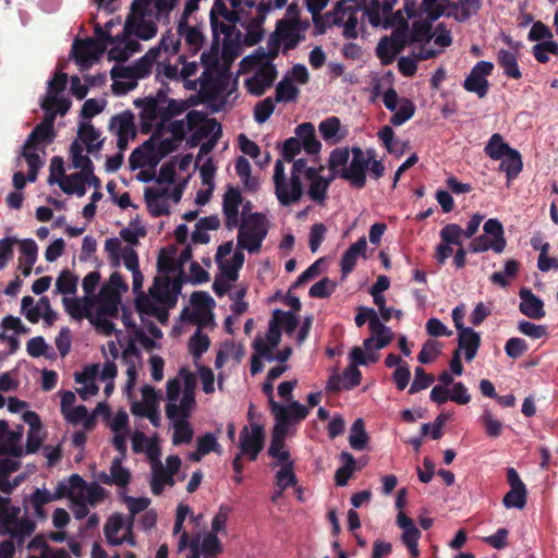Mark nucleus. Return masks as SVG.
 I'll use <instances>...</instances> for the list:
<instances>
[{
  "mask_svg": "<svg viewBox=\"0 0 558 558\" xmlns=\"http://www.w3.org/2000/svg\"><path fill=\"white\" fill-rule=\"evenodd\" d=\"M70 168L80 169L81 171L89 174L92 178L93 187L100 189L101 182L94 173V165L87 154H84V147L80 141H73L70 145Z\"/></svg>",
  "mask_w": 558,
  "mask_h": 558,
  "instance_id": "nucleus-40",
  "label": "nucleus"
},
{
  "mask_svg": "<svg viewBox=\"0 0 558 558\" xmlns=\"http://www.w3.org/2000/svg\"><path fill=\"white\" fill-rule=\"evenodd\" d=\"M209 122L202 112L196 110L189 111L183 119L169 120L165 131L169 132L171 137L160 141L158 151L162 156L172 153L178 148V143L182 142L190 133L204 135Z\"/></svg>",
  "mask_w": 558,
  "mask_h": 558,
  "instance_id": "nucleus-13",
  "label": "nucleus"
},
{
  "mask_svg": "<svg viewBox=\"0 0 558 558\" xmlns=\"http://www.w3.org/2000/svg\"><path fill=\"white\" fill-rule=\"evenodd\" d=\"M305 158L293 161L289 172L282 159H277L274 166L272 183L279 205L289 207L300 203L304 195Z\"/></svg>",
  "mask_w": 558,
  "mask_h": 558,
  "instance_id": "nucleus-10",
  "label": "nucleus"
},
{
  "mask_svg": "<svg viewBox=\"0 0 558 558\" xmlns=\"http://www.w3.org/2000/svg\"><path fill=\"white\" fill-rule=\"evenodd\" d=\"M270 411L275 417V427H279L289 434V428L299 424L307 417L310 409L299 401H291L286 404L275 403Z\"/></svg>",
  "mask_w": 558,
  "mask_h": 558,
  "instance_id": "nucleus-22",
  "label": "nucleus"
},
{
  "mask_svg": "<svg viewBox=\"0 0 558 558\" xmlns=\"http://www.w3.org/2000/svg\"><path fill=\"white\" fill-rule=\"evenodd\" d=\"M133 523L132 518H126L121 513L110 515L104 526L107 543L111 546H119L124 543L135 546Z\"/></svg>",
  "mask_w": 558,
  "mask_h": 558,
  "instance_id": "nucleus-21",
  "label": "nucleus"
},
{
  "mask_svg": "<svg viewBox=\"0 0 558 558\" xmlns=\"http://www.w3.org/2000/svg\"><path fill=\"white\" fill-rule=\"evenodd\" d=\"M398 0H371L368 3H363V15L365 22L373 28L388 29L395 26L397 16H401V12L392 13V9ZM402 21V17H400Z\"/></svg>",
  "mask_w": 558,
  "mask_h": 558,
  "instance_id": "nucleus-20",
  "label": "nucleus"
},
{
  "mask_svg": "<svg viewBox=\"0 0 558 558\" xmlns=\"http://www.w3.org/2000/svg\"><path fill=\"white\" fill-rule=\"evenodd\" d=\"M499 160V170L506 174L508 183L517 179L523 170L522 156L515 148Z\"/></svg>",
  "mask_w": 558,
  "mask_h": 558,
  "instance_id": "nucleus-58",
  "label": "nucleus"
},
{
  "mask_svg": "<svg viewBox=\"0 0 558 558\" xmlns=\"http://www.w3.org/2000/svg\"><path fill=\"white\" fill-rule=\"evenodd\" d=\"M97 303L98 312L118 315L121 294L117 289H112V287L102 286L98 294Z\"/></svg>",
  "mask_w": 558,
  "mask_h": 558,
  "instance_id": "nucleus-59",
  "label": "nucleus"
},
{
  "mask_svg": "<svg viewBox=\"0 0 558 558\" xmlns=\"http://www.w3.org/2000/svg\"><path fill=\"white\" fill-rule=\"evenodd\" d=\"M135 105L141 108L140 131L143 134L154 132V137L161 135L169 120L183 111L182 104L169 98L163 90H158L154 96L138 99Z\"/></svg>",
  "mask_w": 558,
  "mask_h": 558,
  "instance_id": "nucleus-7",
  "label": "nucleus"
},
{
  "mask_svg": "<svg viewBox=\"0 0 558 558\" xmlns=\"http://www.w3.org/2000/svg\"><path fill=\"white\" fill-rule=\"evenodd\" d=\"M109 129L117 136V145L120 151L126 149L129 143L136 136V126L134 114L130 110H124L111 118Z\"/></svg>",
  "mask_w": 558,
  "mask_h": 558,
  "instance_id": "nucleus-30",
  "label": "nucleus"
},
{
  "mask_svg": "<svg viewBox=\"0 0 558 558\" xmlns=\"http://www.w3.org/2000/svg\"><path fill=\"white\" fill-rule=\"evenodd\" d=\"M71 107V101L63 94H46L41 101L45 116L52 114L53 121L57 114L64 116Z\"/></svg>",
  "mask_w": 558,
  "mask_h": 558,
  "instance_id": "nucleus-61",
  "label": "nucleus"
},
{
  "mask_svg": "<svg viewBox=\"0 0 558 558\" xmlns=\"http://www.w3.org/2000/svg\"><path fill=\"white\" fill-rule=\"evenodd\" d=\"M493 70V62L486 60L478 61L465 77L463 88L476 94L478 98H484L489 89L487 77L492 74Z\"/></svg>",
  "mask_w": 558,
  "mask_h": 558,
  "instance_id": "nucleus-29",
  "label": "nucleus"
},
{
  "mask_svg": "<svg viewBox=\"0 0 558 558\" xmlns=\"http://www.w3.org/2000/svg\"><path fill=\"white\" fill-rule=\"evenodd\" d=\"M204 39L199 25H192L189 21H178L175 31H167L159 41L166 56L174 57L185 52L194 57L203 48Z\"/></svg>",
  "mask_w": 558,
  "mask_h": 558,
  "instance_id": "nucleus-12",
  "label": "nucleus"
},
{
  "mask_svg": "<svg viewBox=\"0 0 558 558\" xmlns=\"http://www.w3.org/2000/svg\"><path fill=\"white\" fill-rule=\"evenodd\" d=\"M362 4L337 3L332 13L328 15L329 22L342 28V35L348 39L357 38L360 33L365 32V19Z\"/></svg>",
  "mask_w": 558,
  "mask_h": 558,
  "instance_id": "nucleus-16",
  "label": "nucleus"
},
{
  "mask_svg": "<svg viewBox=\"0 0 558 558\" xmlns=\"http://www.w3.org/2000/svg\"><path fill=\"white\" fill-rule=\"evenodd\" d=\"M98 373L99 364H92L86 366L82 373L75 374V381L82 385L76 391L83 400H88L98 392V386L96 384Z\"/></svg>",
  "mask_w": 558,
  "mask_h": 558,
  "instance_id": "nucleus-46",
  "label": "nucleus"
},
{
  "mask_svg": "<svg viewBox=\"0 0 558 558\" xmlns=\"http://www.w3.org/2000/svg\"><path fill=\"white\" fill-rule=\"evenodd\" d=\"M294 134L296 138L301 140L303 149L310 155H318L322 149V144L315 134V126L311 122H303L299 124Z\"/></svg>",
  "mask_w": 558,
  "mask_h": 558,
  "instance_id": "nucleus-54",
  "label": "nucleus"
},
{
  "mask_svg": "<svg viewBox=\"0 0 558 558\" xmlns=\"http://www.w3.org/2000/svg\"><path fill=\"white\" fill-rule=\"evenodd\" d=\"M243 201L239 187L229 185L222 196V215L225 218V226L228 230H233L240 227L243 220Z\"/></svg>",
  "mask_w": 558,
  "mask_h": 558,
  "instance_id": "nucleus-24",
  "label": "nucleus"
},
{
  "mask_svg": "<svg viewBox=\"0 0 558 558\" xmlns=\"http://www.w3.org/2000/svg\"><path fill=\"white\" fill-rule=\"evenodd\" d=\"M123 457H116L110 465L109 473L100 472L97 474L98 482L125 488L131 481V472L122 465Z\"/></svg>",
  "mask_w": 558,
  "mask_h": 558,
  "instance_id": "nucleus-42",
  "label": "nucleus"
},
{
  "mask_svg": "<svg viewBox=\"0 0 558 558\" xmlns=\"http://www.w3.org/2000/svg\"><path fill=\"white\" fill-rule=\"evenodd\" d=\"M318 131L323 140L329 145L340 143L347 136V130L341 128V122L338 117H329L323 120L318 125Z\"/></svg>",
  "mask_w": 558,
  "mask_h": 558,
  "instance_id": "nucleus-53",
  "label": "nucleus"
},
{
  "mask_svg": "<svg viewBox=\"0 0 558 558\" xmlns=\"http://www.w3.org/2000/svg\"><path fill=\"white\" fill-rule=\"evenodd\" d=\"M242 16L230 13L222 0H216L210 10V25L214 43L221 44L222 53L238 57L245 45L242 28H239Z\"/></svg>",
  "mask_w": 558,
  "mask_h": 558,
  "instance_id": "nucleus-8",
  "label": "nucleus"
},
{
  "mask_svg": "<svg viewBox=\"0 0 558 558\" xmlns=\"http://www.w3.org/2000/svg\"><path fill=\"white\" fill-rule=\"evenodd\" d=\"M405 46L404 34L400 32V27H396L390 36H385L379 40L376 54L384 64H389Z\"/></svg>",
  "mask_w": 558,
  "mask_h": 558,
  "instance_id": "nucleus-36",
  "label": "nucleus"
},
{
  "mask_svg": "<svg viewBox=\"0 0 558 558\" xmlns=\"http://www.w3.org/2000/svg\"><path fill=\"white\" fill-rule=\"evenodd\" d=\"M132 272V290L135 295V307L143 322L156 318L166 324L169 310L174 307L181 292L182 283L177 278L156 276L148 292L143 291L144 276L140 268Z\"/></svg>",
  "mask_w": 558,
  "mask_h": 558,
  "instance_id": "nucleus-2",
  "label": "nucleus"
},
{
  "mask_svg": "<svg viewBox=\"0 0 558 558\" xmlns=\"http://www.w3.org/2000/svg\"><path fill=\"white\" fill-rule=\"evenodd\" d=\"M265 430L258 423H252L244 426L240 432L239 447L241 454L247 456L251 461H255L264 448Z\"/></svg>",
  "mask_w": 558,
  "mask_h": 558,
  "instance_id": "nucleus-28",
  "label": "nucleus"
},
{
  "mask_svg": "<svg viewBox=\"0 0 558 558\" xmlns=\"http://www.w3.org/2000/svg\"><path fill=\"white\" fill-rule=\"evenodd\" d=\"M272 325H275V331L281 332L280 328H282L284 332L290 336L295 331L299 325V317L291 311L284 312L275 310L267 330H271Z\"/></svg>",
  "mask_w": 558,
  "mask_h": 558,
  "instance_id": "nucleus-57",
  "label": "nucleus"
},
{
  "mask_svg": "<svg viewBox=\"0 0 558 558\" xmlns=\"http://www.w3.org/2000/svg\"><path fill=\"white\" fill-rule=\"evenodd\" d=\"M327 165L329 171H333L338 178L357 190L365 187L367 173L373 180L380 179L385 173V166L381 160L376 158L375 149H362L360 146L332 149Z\"/></svg>",
  "mask_w": 558,
  "mask_h": 558,
  "instance_id": "nucleus-3",
  "label": "nucleus"
},
{
  "mask_svg": "<svg viewBox=\"0 0 558 558\" xmlns=\"http://www.w3.org/2000/svg\"><path fill=\"white\" fill-rule=\"evenodd\" d=\"M53 123L52 114L45 116L44 120L29 133L26 142L33 144L34 147L52 143L56 136Z\"/></svg>",
  "mask_w": 558,
  "mask_h": 558,
  "instance_id": "nucleus-51",
  "label": "nucleus"
},
{
  "mask_svg": "<svg viewBox=\"0 0 558 558\" xmlns=\"http://www.w3.org/2000/svg\"><path fill=\"white\" fill-rule=\"evenodd\" d=\"M480 345V333L472 328H465L459 332L458 350L464 351V356L468 362H471L476 356Z\"/></svg>",
  "mask_w": 558,
  "mask_h": 558,
  "instance_id": "nucleus-56",
  "label": "nucleus"
},
{
  "mask_svg": "<svg viewBox=\"0 0 558 558\" xmlns=\"http://www.w3.org/2000/svg\"><path fill=\"white\" fill-rule=\"evenodd\" d=\"M23 421L28 425L24 454L34 453L41 447V444L46 437V433L43 429L41 420L36 412L26 411L23 414Z\"/></svg>",
  "mask_w": 558,
  "mask_h": 558,
  "instance_id": "nucleus-39",
  "label": "nucleus"
},
{
  "mask_svg": "<svg viewBox=\"0 0 558 558\" xmlns=\"http://www.w3.org/2000/svg\"><path fill=\"white\" fill-rule=\"evenodd\" d=\"M58 490H60L61 496L66 495L70 499H77L90 506L99 502L105 495L101 486L85 482L78 474H72L66 483L61 482Z\"/></svg>",
  "mask_w": 558,
  "mask_h": 558,
  "instance_id": "nucleus-19",
  "label": "nucleus"
},
{
  "mask_svg": "<svg viewBox=\"0 0 558 558\" xmlns=\"http://www.w3.org/2000/svg\"><path fill=\"white\" fill-rule=\"evenodd\" d=\"M300 96V89L296 84L282 77L276 85L275 97L276 102L290 104L295 102Z\"/></svg>",
  "mask_w": 558,
  "mask_h": 558,
  "instance_id": "nucleus-63",
  "label": "nucleus"
},
{
  "mask_svg": "<svg viewBox=\"0 0 558 558\" xmlns=\"http://www.w3.org/2000/svg\"><path fill=\"white\" fill-rule=\"evenodd\" d=\"M264 17L262 15V10H259L258 13L253 12L250 15H242V20L240 21V27L243 31L245 46H253L262 40L264 35L262 27Z\"/></svg>",
  "mask_w": 558,
  "mask_h": 558,
  "instance_id": "nucleus-45",
  "label": "nucleus"
},
{
  "mask_svg": "<svg viewBox=\"0 0 558 558\" xmlns=\"http://www.w3.org/2000/svg\"><path fill=\"white\" fill-rule=\"evenodd\" d=\"M400 32L404 34L407 46L412 47L414 56L422 48L432 46V22L427 20L414 21L411 27L403 24Z\"/></svg>",
  "mask_w": 558,
  "mask_h": 558,
  "instance_id": "nucleus-32",
  "label": "nucleus"
},
{
  "mask_svg": "<svg viewBox=\"0 0 558 558\" xmlns=\"http://www.w3.org/2000/svg\"><path fill=\"white\" fill-rule=\"evenodd\" d=\"M181 466V459L178 456H169L166 465H155L151 470L150 490L154 495H160L166 487H173L174 475Z\"/></svg>",
  "mask_w": 558,
  "mask_h": 558,
  "instance_id": "nucleus-26",
  "label": "nucleus"
},
{
  "mask_svg": "<svg viewBox=\"0 0 558 558\" xmlns=\"http://www.w3.org/2000/svg\"><path fill=\"white\" fill-rule=\"evenodd\" d=\"M86 185L93 186L92 178L84 171L66 175L59 182L60 189L68 195L83 197L86 194Z\"/></svg>",
  "mask_w": 558,
  "mask_h": 558,
  "instance_id": "nucleus-50",
  "label": "nucleus"
},
{
  "mask_svg": "<svg viewBox=\"0 0 558 558\" xmlns=\"http://www.w3.org/2000/svg\"><path fill=\"white\" fill-rule=\"evenodd\" d=\"M278 57V50H265L258 48L254 53L246 56L241 61V69L245 74L244 87L248 94L259 97L269 89L277 76L278 71L274 63Z\"/></svg>",
  "mask_w": 558,
  "mask_h": 558,
  "instance_id": "nucleus-6",
  "label": "nucleus"
},
{
  "mask_svg": "<svg viewBox=\"0 0 558 558\" xmlns=\"http://www.w3.org/2000/svg\"><path fill=\"white\" fill-rule=\"evenodd\" d=\"M308 26L307 21H279L267 43L266 50L276 48L279 51L281 46L283 52L294 49L304 39V33Z\"/></svg>",
  "mask_w": 558,
  "mask_h": 558,
  "instance_id": "nucleus-18",
  "label": "nucleus"
},
{
  "mask_svg": "<svg viewBox=\"0 0 558 558\" xmlns=\"http://www.w3.org/2000/svg\"><path fill=\"white\" fill-rule=\"evenodd\" d=\"M20 252L19 268L24 277H28L37 260L38 246L33 239H24L20 243Z\"/></svg>",
  "mask_w": 558,
  "mask_h": 558,
  "instance_id": "nucleus-55",
  "label": "nucleus"
},
{
  "mask_svg": "<svg viewBox=\"0 0 558 558\" xmlns=\"http://www.w3.org/2000/svg\"><path fill=\"white\" fill-rule=\"evenodd\" d=\"M191 417L168 418L173 429L172 444L174 446L190 444L194 436L193 427L190 423Z\"/></svg>",
  "mask_w": 558,
  "mask_h": 558,
  "instance_id": "nucleus-60",
  "label": "nucleus"
},
{
  "mask_svg": "<svg viewBox=\"0 0 558 558\" xmlns=\"http://www.w3.org/2000/svg\"><path fill=\"white\" fill-rule=\"evenodd\" d=\"M244 264V254L241 250L236 248L229 259L217 263L219 268V275L225 276L229 280H238L239 270Z\"/></svg>",
  "mask_w": 558,
  "mask_h": 558,
  "instance_id": "nucleus-62",
  "label": "nucleus"
},
{
  "mask_svg": "<svg viewBox=\"0 0 558 558\" xmlns=\"http://www.w3.org/2000/svg\"><path fill=\"white\" fill-rule=\"evenodd\" d=\"M36 530V521L20 506L11 504L10 497L0 496V535L10 536L16 546H22Z\"/></svg>",
  "mask_w": 558,
  "mask_h": 558,
  "instance_id": "nucleus-11",
  "label": "nucleus"
},
{
  "mask_svg": "<svg viewBox=\"0 0 558 558\" xmlns=\"http://www.w3.org/2000/svg\"><path fill=\"white\" fill-rule=\"evenodd\" d=\"M214 299L207 292H194L191 295L190 306L183 308L180 319L184 323L195 325L197 329L213 327Z\"/></svg>",
  "mask_w": 558,
  "mask_h": 558,
  "instance_id": "nucleus-17",
  "label": "nucleus"
},
{
  "mask_svg": "<svg viewBox=\"0 0 558 558\" xmlns=\"http://www.w3.org/2000/svg\"><path fill=\"white\" fill-rule=\"evenodd\" d=\"M23 435L22 425L10 428L5 421H0V454H9L14 459L22 457L24 454Z\"/></svg>",
  "mask_w": 558,
  "mask_h": 558,
  "instance_id": "nucleus-34",
  "label": "nucleus"
},
{
  "mask_svg": "<svg viewBox=\"0 0 558 558\" xmlns=\"http://www.w3.org/2000/svg\"><path fill=\"white\" fill-rule=\"evenodd\" d=\"M367 241L361 236L355 243L351 244L343 253L340 259L341 275L345 278L355 267L360 256L366 257Z\"/></svg>",
  "mask_w": 558,
  "mask_h": 558,
  "instance_id": "nucleus-49",
  "label": "nucleus"
},
{
  "mask_svg": "<svg viewBox=\"0 0 558 558\" xmlns=\"http://www.w3.org/2000/svg\"><path fill=\"white\" fill-rule=\"evenodd\" d=\"M178 56L177 62L174 64L178 65V76L175 78H182L185 82V87L187 89H205L211 87L213 73L217 69V61L214 64L209 62V53L203 52L201 56V61L204 65V71L201 76L197 78H193L196 76L198 72V63L196 61H189L187 54L185 52H181Z\"/></svg>",
  "mask_w": 558,
  "mask_h": 558,
  "instance_id": "nucleus-15",
  "label": "nucleus"
},
{
  "mask_svg": "<svg viewBox=\"0 0 558 558\" xmlns=\"http://www.w3.org/2000/svg\"><path fill=\"white\" fill-rule=\"evenodd\" d=\"M501 39L509 48L498 50L497 62L502 68L506 76L519 80L521 78L522 73L519 69L518 58L522 48V43L513 40L510 36L505 34H502Z\"/></svg>",
  "mask_w": 558,
  "mask_h": 558,
  "instance_id": "nucleus-31",
  "label": "nucleus"
},
{
  "mask_svg": "<svg viewBox=\"0 0 558 558\" xmlns=\"http://www.w3.org/2000/svg\"><path fill=\"white\" fill-rule=\"evenodd\" d=\"M519 311L531 319H542L546 316L543 300L529 288L519 290Z\"/></svg>",
  "mask_w": 558,
  "mask_h": 558,
  "instance_id": "nucleus-43",
  "label": "nucleus"
},
{
  "mask_svg": "<svg viewBox=\"0 0 558 558\" xmlns=\"http://www.w3.org/2000/svg\"><path fill=\"white\" fill-rule=\"evenodd\" d=\"M20 466L21 463L17 459L5 458L0 460V492L5 494V497H9L24 478L21 475H16L11 480V475L16 472Z\"/></svg>",
  "mask_w": 558,
  "mask_h": 558,
  "instance_id": "nucleus-44",
  "label": "nucleus"
},
{
  "mask_svg": "<svg viewBox=\"0 0 558 558\" xmlns=\"http://www.w3.org/2000/svg\"><path fill=\"white\" fill-rule=\"evenodd\" d=\"M264 343L258 342L260 354L264 355L265 361L267 362H280L283 364L287 362L292 353L291 348H284L283 350L275 353V349L278 347L281 340V332L275 331V325H272L271 330H267L264 336H262Z\"/></svg>",
  "mask_w": 558,
  "mask_h": 558,
  "instance_id": "nucleus-37",
  "label": "nucleus"
},
{
  "mask_svg": "<svg viewBox=\"0 0 558 558\" xmlns=\"http://www.w3.org/2000/svg\"><path fill=\"white\" fill-rule=\"evenodd\" d=\"M397 524L402 530V543L407 546L413 558L418 557V539L421 538V531L416 527L413 520L402 511L397 515Z\"/></svg>",
  "mask_w": 558,
  "mask_h": 558,
  "instance_id": "nucleus-41",
  "label": "nucleus"
},
{
  "mask_svg": "<svg viewBox=\"0 0 558 558\" xmlns=\"http://www.w3.org/2000/svg\"><path fill=\"white\" fill-rule=\"evenodd\" d=\"M287 435L288 433L274 426L268 454L277 460L274 463L276 466L288 462H294L290 459V452L286 449L284 438Z\"/></svg>",
  "mask_w": 558,
  "mask_h": 558,
  "instance_id": "nucleus-52",
  "label": "nucleus"
},
{
  "mask_svg": "<svg viewBox=\"0 0 558 558\" xmlns=\"http://www.w3.org/2000/svg\"><path fill=\"white\" fill-rule=\"evenodd\" d=\"M196 377L181 368L174 378L166 385L165 413L167 418L191 417L196 407L195 400Z\"/></svg>",
  "mask_w": 558,
  "mask_h": 558,
  "instance_id": "nucleus-9",
  "label": "nucleus"
},
{
  "mask_svg": "<svg viewBox=\"0 0 558 558\" xmlns=\"http://www.w3.org/2000/svg\"><path fill=\"white\" fill-rule=\"evenodd\" d=\"M104 41H97L92 38H87L82 41H75L72 46V53L81 69H88L95 61L98 60L100 54L104 52Z\"/></svg>",
  "mask_w": 558,
  "mask_h": 558,
  "instance_id": "nucleus-35",
  "label": "nucleus"
},
{
  "mask_svg": "<svg viewBox=\"0 0 558 558\" xmlns=\"http://www.w3.org/2000/svg\"><path fill=\"white\" fill-rule=\"evenodd\" d=\"M21 311L32 324L43 319L47 326H51L57 318V313L52 310L47 296H41L36 304L32 296H24L21 302Z\"/></svg>",
  "mask_w": 558,
  "mask_h": 558,
  "instance_id": "nucleus-27",
  "label": "nucleus"
},
{
  "mask_svg": "<svg viewBox=\"0 0 558 558\" xmlns=\"http://www.w3.org/2000/svg\"><path fill=\"white\" fill-rule=\"evenodd\" d=\"M75 141H80L88 154L99 151L104 144L100 131L88 121H81Z\"/></svg>",
  "mask_w": 558,
  "mask_h": 558,
  "instance_id": "nucleus-47",
  "label": "nucleus"
},
{
  "mask_svg": "<svg viewBox=\"0 0 558 558\" xmlns=\"http://www.w3.org/2000/svg\"><path fill=\"white\" fill-rule=\"evenodd\" d=\"M170 56L163 53V47L160 43L150 48L132 66L114 65L111 69L113 80L112 90L117 95H124L132 90L140 78L148 76L153 68L156 66L157 73L167 78L173 80L178 76V65L170 63Z\"/></svg>",
  "mask_w": 558,
  "mask_h": 558,
  "instance_id": "nucleus-4",
  "label": "nucleus"
},
{
  "mask_svg": "<svg viewBox=\"0 0 558 558\" xmlns=\"http://www.w3.org/2000/svg\"><path fill=\"white\" fill-rule=\"evenodd\" d=\"M59 497H61L60 490L51 493L47 489L36 488L29 496L23 498L22 508L35 521L45 520L47 518L45 506Z\"/></svg>",
  "mask_w": 558,
  "mask_h": 558,
  "instance_id": "nucleus-33",
  "label": "nucleus"
},
{
  "mask_svg": "<svg viewBox=\"0 0 558 558\" xmlns=\"http://www.w3.org/2000/svg\"><path fill=\"white\" fill-rule=\"evenodd\" d=\"M432 46L424 47L415 52L416 58L422 60L435 58L452 43L451 33L442 23L437 24L434 31L432 29Z\"/></svg>",
  "mask_w": 558,
  "mask_h": 558,
  "instance_id": "nucleus-38",
  "label": "nucleus"
},
{
  "mask_svg": "<svg viewBox=\"0 0 558 558\" xmlns=\"http://www.w3.org/2000/svg\"><path fill=\"white\" fill-rule=\"evenodd\" d=\"M323 167L316 168L307 165V160L305 159V170H304V179H306L310 184L307 189L308 197L318 205H324L327 198V192L331 184V182L338 178V174H335L333 171H329L328 177H323L320 171Z\"/></svg>",
  "mask_w": 558,
  "mask_h": 558,
  "instance_id": "nucleus-23",
  "label": "nucleus"
},
{
  "mask_svg": "<svg viewBox=\"0 0 558 558\" xmlns=\"http://www.w3.org/2000/svg\"><path fill=\"white\" fill-rule=\"evenodd\" d=\"M251 209L252 203L246 201L243 205V220L240 222V227L236 228L239 230L236 245L239 250H246L253 254L262 247L268 232V221L263 214H250Z\"/></svg>",
  "mask_w": 558,
  "mask_h": 558,
  "instance_id": "nucleus-14",
  "label": "nucleus"
},
{
  "mask_svg": "<svg viewBox=\"0 0 558 558\" xmlns=\"http://www.w3.org/2000/svg\"><path fill=\"white\" fill-rule=\"evenodd\" d=\"M145 201L149 213L154 217H160L169 214V201L179 202L181 194L170 186H157L145 189Z\"/></svg>",
  "mask_w": 558,
  "mask_h": 558,
  "instance_id": "nucleus-25",
  "label": "nucleus"
},
{
  "mask_svg": "<svg viewBox=\"0 0 558 558\" xmlns=\"http://www.w3.org/2000/svg\"><path fill=\"white\" fill-rule=\"evenodd\" d=\"M154 136L146 141L142 146L135 148L130 158V168L132 170L142 169L155 165L157 155H161L158 150L155 151V147L151 144Z\"/></svg>",
  "mask_w": 558,
  "mask_h": 558,
  "instance_id": "nucleus-48",
  "label": "nucleus"
},
{
  "mask_svg": "<svg viewBox=\"0 0 558 558\" xmlns=\"http://www.w3.org/2000/svg\"><path fill=\"white\" fill-rule=\"evenodd\" d=\"M179 0H134L121 34H106L104 41L108 58L125 61L141 51L140 40H150L157 35L158 24H168Z\"/></svg>",
  "mask_w": 558,
  "mask_h": 558,
  "instance_id": "nucleus-1",
  "label": "nucleus"
},
{
  "mask_svg": "<svg viewBox=\"0 0 558 558\" xmlns=\"http://www.w3.org/2000/svg\"><path fill=\"white\" fill-rule=\"evenodd\" d=\"M355 325L362 327L368 323L371 336L363 341V348L354 347L350 351V359L355 364L368 365L378 361V351L386 348L392 340V331L385 326L376 311L372 307L360 306L354 317Z\"/></svg>",
  "mask_w": 558,
  "mask_h": 558,
  "instance_id": "nucleus-5",
  "label": "nucleus"
},
{
  "mask_svg": "<svg viewBox=\"0 0 558 558\" xmlns=\"http://www.w3.org/2000/svg\"><path fill=\"white\" fill-rule=\"evenodd\" d=\"M512 149L499 133H494L485 144L484 153L492 160H499Z\"/></svg>",
  "mask_w": 558,
  "mask_h": 558,
  "instance_id": "nucleus-64",
  "label": "nucleus"
}]
</instances>
